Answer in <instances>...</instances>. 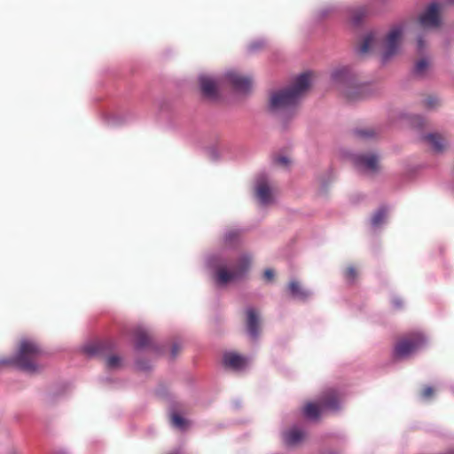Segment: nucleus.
Listing matches in <instances>:
<instances>
[{"instance_id": "nucleus-5", "label": "nucleus", "mask_w": 454, "mask_h": 454, "mask_svg": "<svg viewBox=\"0 0 454 454\" xmlns=\"http://www.w3.org/2000/svg\"><path fill=\"white\" fill-rule=\"evenodd\" d=\"M340 398L334 389L325 391L319 399L318 403H308L303 408L304 415L311 419H317L325 410L337 411Z\"/></svg>"}, {"instance_id": "nucleus-16", "label": "nucleus", "mask_w": 454, "mask_h": 454, "mask_svg": "<svg viewBox=\"0 0 454 454\" xmlns=\"http://www.w3.org/2000/svg\"><path fill=\"white\" fill-rule=\"evenodd\" d=\"M288 289L293 297L301 301L306 300L310 295V293L295 280L289 283Z\"/></svg>"}, {"instance_id": "nucleus-34", "label": "nucleus", "mask_w": 454, "mask_h": 454, "mask_svg": "<svg viewBox=\"0 0 454 454\" xmlns=\"http://www.w3.org/2000/svg\"><path fill=\"white\" fill-rule=\"evenodd\" d=\"M171 352H172V356L175 357L178 354V352H179L178 346L177 345H173Z\"/></svg>"}, {"instance_id": "nucleus-14", "label": "nucleus", "mask_w": 454, "mask_h": 454, "mask_svg": "<svg viewBox=\"0 0 454 454\" xmlns=\"http://www.w3.org/2000/svg\"><path fill=\"white\" fill-rule=\"evenodd\" d=\"M247 329L250 336L254 339L259 334V317L256 311L249 308L247 310Z\"/></svg>"}, {"instance_id": "nucleus-31", "label": "nucleus", "mask_w": 454, "mask_h": 454, "mask_svg": "<svg viewBox=\"0 0 454 454\" xmlns=\"http://www.w3.org/2000/svg\"><path fill=\"white\" fill-rule=\"evenodd\" d=\"M424 47H425V43H424V40H423L422 36L418 37V40H417L418 51H419V52L422 51Z\"/></svg>"}, {"instance_id": "nucleus-2", "label": "nucleus", "mask_w": 454, "mask_h": 454, "mask_svg": "<svg viewBox=\"0 0 454 454\" xmlns=\"http://www.w3.org/2000/svg\"><path fill=\"white\" fill-rule=\"evenodd\" d=\"M42 354L43 351L36 342L30 340H23L20 343L13 363L19 369L28 373H34L41 368L38 359Z\"/></svg>"}, {"instance_id": "nucleus-25", "label": "nucleus", "mask_w": 454, "mask_h": 454, "mask_svg": "<svg viewBox=\"0 0 454 454\" xmlns=\"http://www.w3.org/2000/svg\"><path fill=\"white\" fill-rule=\"evenodd\" d=\"M239 231H230L224 236L225 243L228 245L235 244L239 239Z\"/></svg>"}, {"instance_id": "nucleus-17", "label": "nucleus", "mask_w": 454, "mask_h": 454, "mask_svg": "<svg viewBox=\"0 0 454 454\" xmlns=\"http://www.w3.org/2000/svg\"><path fill=\"white\" fill-rule=\"evenodd\" d=\"M425 139L432 145L434 151L442 152L447 146V143L443 137L437 134H429Z\"/></svg>"}, {"instance_id": "nucleus-10", "label": "nucleus", "mask_w": 454, "mask_h": 454, "mask_svg": "<svg viewBox=\"0 0 454 454\" xmlns=\"http://www.w3.org/2000/svg\"><path fill=\"white\" fill-rule=\"evenodd\" d=\"M226 78L237 91L245 93L249 91L252 87V80L238 73L230 72L226 74Z\"/></svg>"}, {"instance_id": "nucleus-4", "label": "nucleus", "mask_w": 454, "mask_h": 454, "mask_svg": "<svg viewBox=\"0 0 454 454\" xmlns=\"http://www.w3.org/2000/svg\"><path fill=\"white\" fill-rule=\"evenodd\" d=\"M426 343V337L420 332H412L403 335L395 344L394 357L405 358L422 348Z\"/></svg>"}, {"instance_id": "nucleus-6", "label": "nucleus", "mask_w": 454, "mask_h": 454, "mask_svg": "<svg viewBox=\"0 0 454 454\" xmlns=\"http://www.w3.org/2000/svg\"><path fill=\"white\" fill-rule=\"evenodd\" d=\"M250 262V257L244 255L230 270L225 266L218 267L215 272L216 282L220 285H225L238 279L248 270Z\"/></svg>"}, {"instance_id": "nucleus-33", "label": "nucleus", "mask_w": 454, "mask_h": 454, "mask_svg": "<svg viewBox=\"0 0 454 454\" xmlns=\"http://www.w3.org/2000/svg\"><path fill=\"white\" fill-rule=\"evenodd\" d=\"M392 302L396 309H399L403 306V301L400 299H394Z\"/></svg>"}, {"instance_id": "nucleus-12", "label": "nucleus", "mask_w": 454, "mask_h": 454, "mask_svg": "<svg viewBox=\"0 0 454 454\" xmlns=\"http://www.w3.org/2000/svg\"><path fill=\"white\" fill-rule=\"evenodd\" d=\"M223 363L224 366L240 370L247 364V358L236 352H226L223 356Z\"/></svg>"}, {"instance_id": "nucleus-35", "label": "nucleus", "mask_w": 454, "mask_h": 454, "mask_svg": "<svg viewBox=\"0 0 454 454\" xmlns=\"http://www.w3.org/2000/svg\"><path fill=\"white\" fill-rule=\"evenodd\" d=\"M328 454H338V453L333 452V451H331V452H329Z\"/></svg>"}, {"instance_id": "nucleus-20", "label": "nucleus", "mask_w": 454, "mask_h": 454, "mask_svg": "<svg viewBox=\"0 0 454 454\" xmlns=\"http://www.w3.org/2000/svg\"><path fill=\"white\" fill-rule=\"evenodd\" d=\"M387 208L386 207H380L372 216L371 223L373 226L380 225L386 219Z\"/></svg>"}, {"instance_id": "nucleus-19", "label": "nucleus", "mask_w": 454, "mask_h": 454, "mask_svg": "<svg viewBox=\"0 0 454 454\" xmlns=\"http://www.w3.org/2000/svg\"><path fill=\"white\" fill-rule=\"evenodd\" d=\"M368 13L369 11L366 7H359L353 10L350 14L351 22L355 25L359 24L362 20L368 15Z\"/></svg>"}, {"instance_id": "nucleus-32", "label": "nucleus", "mask_w": 454, "mask_h": 454, "mask_svg": "<svg viewBox=\"0 0 454 454\" xmlns=\"http://www.w3.org/2000/svg\"><path fill=\"white\" fill-rule=\"evenodd\" d=\"M264 278L267 279V280H272L273 278H274V271L270 269H267L265 271H264Z\"/></svg>"}, {"instance_id": "nucleus-1", "label": "nucleus", "mask_w": 454, "mask_h": 454, "mask_svg": "<svg viewBox=\"0 0 454 454\" xmlns=\"http://www.w3.org/2000/svg\"><path fill=\"white\" fill-rule=\"evenodd\" d=\"M311 77V73H303L296 77L290 87L271 93L269 104L270 110L278 113L294 109L309 90Z\"/></svg>"}, {"instance_id": "nucleus-28", "label": "nucleus", "mask_w": 454, "mask_h": 454, "mask_svg": "<svg viewBox=\"0 0 454 454\" xmlns=\"http://www.w3.org/2000/svg\"><path fill=\"white\" fill-rule=\"evenodd\" d=\"M434 394V390L430 386H426L422 388L420 395L424 399L431 398Z\"/></svg>"}, {"instance_id": "nucleus-30", "label": "nucleus", "mask_w": 454, "mask_h": 454, "mask_svg": "<svg viewBox=\"0 0 454 454\" xmlns=\"http://www.w3.org/2000/svg\"><path fill=\"white\" fill-rule=\"evenodd\" d=\"M276 162L281 166H288L291 162L290 159L286 156H279L276 159Z\"/></svg>"}, {"instance_id": "nucleus-21", "label": "nucleus", "mask_w": 454, "mask_h": 454, "mask_svg": "<svg viewBox=\"0 0 454 454\" xmlns=\"http://www.w3.org/2000/svg\"><path fill=\"white\" fill-rule=\"evenodd\" d=\"M170 420L172 426L178 429L184 430L188 427V421L176 412L171 414Z\"/></svg>"}, {"instance_id": "nucleus-8", "label": "nucleus", "mask_w": 454, "mask_h": 454, "mask_svg": "<svg viewBox=\"0 0 454 454\" xmlns=\"http://www.w3.org/2000/svg\"><path fill=\"white\" fill-rule=\"evenodd\" d=\"M440 5L432 3L426 11L419 16V23L423 27H436L440 25Z\"/></svg>"}, {"instance_id": "nucleus-26", "label": "nucleus", "mask_w": 454, "mask_h": 454, "mask_svg": "<svg viewBox=\"0 0 454 454\" xmlns=\"http://www.w3.org/2000/svg\"><path fill=\"white\" fill-rule=\"evenodd\" d=\"M344 276L347 281L354 282L357 277V270L354 266H349L345 270Z\"/></svg>"}, {"instance_id": "nucleus-24", "label": "nucleus", "mask_w": 454, "mask_h": 454, "mask_svg": "<svg viewBox=\"0 0 454 454\" xmlns=\"http://www.w3.org/2000/svg\"><path fill=\"white\" fill-rule=\"evenodd\" d=\"M121 365V359L120 356L113 355L106 359V367L109 369H116Z\"/></svg>"}, {"instance_id": "nucleus-23", "label": "nucleus", "mask_w": 454, "mask_h": 454, "mask_svg": "<svg viewBox=\"0 0 454 454\" xmlns=\"http://www.w3.org/2000/svg\"><path fill=\"white\" fill-rule=\"evenodd\" d=\"M354 134L358 138L366 139V138L373 137L375 135V132L372 129H356L354 131Z\"/></svg>"}, {"instance_id": "nucleus-7", "label": "nucleus", "mask_w": 454, "mask_h": 454, "mask_svg": "<svg viewBox=\"0 0 454 454\" xmlns=\"http://www.w3.org/2000/svg\"><path fill=\"white\" fill-rule=\"evenodd\" d=\"M403 33V30L401 26H395L390 29L384 43L383 61H387L397 53Z\"/></svg>"}, {"instance_id": "nucleus-13", "label": "nucleus", "mask_w": 454, "mask_h": 454, "mask_svg": "<svg viewBox=\"0 0 454 454\" xmlns=\"http://www.w3.org/2000/svg\"><path fill=\"white\" fill-rule=\"evenodd\" d=\"M255 195L262 205H268L272 201L271 191L264 178L258 180Z\"/></svg>"}, {"instance_id": "nucleus-18", "label": "nucleus", "mask_w": 454, "mask_h": 454, "mask_svg": "<svg viewBox=\"0 0 454 454\" xmlns=\"http://www.w3.org/2000/svg\"><path fill=\"white\" fill-rule=\"evenodd\" d=\"M136 347L142 348L150 346L151 338L144 330L138 329L136 332Z\"/></svg>"}, {"instance_id": "nucleus-11", "label": "nucleus", "mask_w": 454, "mask_h": 454, "mask_svg": "<svg viewBox=\"0 0 454 454\" xmlns=\"http://www.w3.org/2000/svg\"><path fill=\"white\" fill-rule=\"evenodd\" d=\"M202 94L208 98H215L218 95L217 82L211 77L202 75L200 77Z\"/></svg>"}, {"instance_id": "nucleus-22", "label": "nucleus", "mask_w": 454, "mask_h": 454, "mask_svg": "<svg viewBox=\"0 0 454 454\" xmlns=\"http://www.w3.org/2000/svg\"><path fill=\"white\" fill-rule=\"evenodd\" d=\"M373 41H374V38H373L372 35H366L359 46L360 54L367 53L369 51V50L371 49V47L373 43Z\"/></svg>"}, {"instance_id": "nucleus-29", "label": "nucleus", "mask_w": 454, "mask_h": 454, "mask_svg": "<svg viewBox=\"0 0 454 454\" xmlns=\"http://www.w3.org/2000/svg\"><path fill=\"white\" fill-rule=\"evenodd\" d=\"M424 105L425 106H427V108H434V106H436L438 105V100L436 98L434 97H432V96H429L427 97L425 101H424Z\"/></svg>"}, {"instance_id": "nucleus-27", "label": "nucleus", "mask_w": 454, "mask_h": 454, "mask_svg": "<svg viewBox=\"0 0 454 454\" xmlns=\"http://www.w3.org/2000/svg\"><path fill=\"white\" fill-rule=\"evenodd\" d=\"M428 64L426 59L419 60L415 65V73L417 74H422L427 69Z\"/></svg>"}, {"instance_id": "nucleus-36", "label": "nucleus", "mask_w": 454, "mask_h": 454, "mask_svg": "<svg viewBox=\"0 0 454 454\" xmlns=\"http://www.w3.org/2000/svg\"><path fill=\"white\" fill-rule=\"evenodd\" d=\"M9 454H17L15 451H12Z\"/></svg>"}, {"instance_id": "nucleus-15", "label": "nucleus", "mask_w": 454, "mask_h": 454, "mask_svg": "<svg viewBox=\"0 0 454 454\" xmlns=\"http://www.w3.org/2000/svg\"><path fill=\"white\" fill-rule=\"evenodd\" d=\"M304 438L303 432L297 428L293 427L284 434V442L288 446H294L301 442Z\"/></svg>"}, {"instance_id": "nucleus-3", "label": "nucleus", "mask_w": 454, "mask_h": 454, "mask_svg": "<svg viewBox=\"0 0 454 454\" xmlns=\"http://www.w3.org/2000/svg\"><path fill=\"white\" fill-rule=\"evenodd\" d=\"M332 78L336 82H343V86L340 89L341 93L348 102L364 99L370 95V85L355 84L350 78L348 69L346 67L333 71Z\"/></svg>"}, {"instance_id": "nucleus-9", "label": "nucleus", "mask_w": 454, "mask_h": 454, "mask_svg": "<svg viewBox=\"0 0 454 454\" xmlns=\"http://www.w3.org/2000/svg\"><path fill=\"white\" fill-rule=\"evenodd\" d=\"M355 165L365 171L376 172L379 169V157L373 153L356 155L353 159Z\"/></svg>"}]
</instances>
